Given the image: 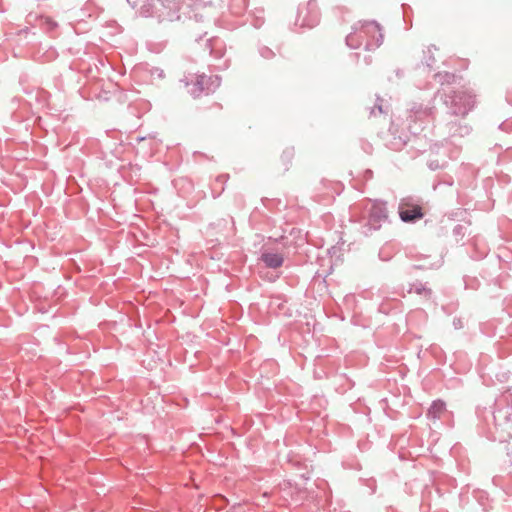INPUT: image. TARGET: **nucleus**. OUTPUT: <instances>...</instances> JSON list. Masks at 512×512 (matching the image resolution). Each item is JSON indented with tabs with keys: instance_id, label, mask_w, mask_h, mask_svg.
I'll use <instances>...</instances> for the list:
<instances>
[{
	"instance_id": "6",
	"label": "nucleus",
	"mask_w": 512,
	"mask_h": 512,
	"mask_svg": "<svg viewBox=\"0 0 512 512\" xmlns=\"http://www.w3.org/2000/svg\"><path fill=\"white\" fill-rule=\"evenodd\" d=\"M442 265H443V261H439V262L437 263V265L435 266V268H439V267H441Z\"/></svg>"
},
{
	"instance_id": "3",
	"label": "nucleus",
	"mask_w": 512,
	"mask_h": 512,
	"mask_svg": "<svg viewBox=\"0 0 512 512\" xmlns=\"http://www.w3.org/2000/svg\"><path fill=\"white\" fill-rule=\"evenodd\" d=\"M447 412L446 403L442 399L434 400L427 409L426 416L431 421H436L442 418Z\"/></svg>"
},
{
	"instance_id": "2",
	"label": "nucleus",
	"mask_w": 512,
	"mask_h": 512,
	"mask_svg": "<svg viewBox=\"0 0 512 512\" xmlns=\"http://www.w3.org/2000/svg\"><path fill=\"white\" fill-rule=\"evenodd\" d=\"M284 258H258L257 270L261 277L268 278L269 280H273L277 278L278 274H272L268 276V273L265 271L269 268L278 269L283 265Z\"/></svg>"
},
{
	"instance_id": "1",
	"label": "nucleus",
	"mask_w": 512,
	"mask_h": 512,
	"mask_svg": "<svg viewBox=\"0 0 512 512\" xmlns=\"http://www.w3.org/2000/svg\"><path fill=\"white\" fill-rule=\"evenodd\" d=\"M399 215L404 222H411L423 217L422 208L413 203L402 202L399 206Z\"/></svg>"
},
{
	"instance_id": "5",
	"label": "nucleus",
	"mask_w": 512,
	"mask_h": 512,
	"mask_svg": "<svg viewBox=\"0 0 512 512\" xmlns=\"http://www.w3.org/2000/svg\"><path fill=\"white\" fill-rule=\"evenodd\" d=\"M210 78H208L207 76L205 75H199L197 78H196V82L194 84L195 86V89L192 91V93L195 95V96H198L201 92H203L209 82Z\"/></svg>"
},
{
	"instance_id": "7",
	"label": "nucleus",
	"mask_w": 512,
	"mask_h": 512,
	"mask_svg": "<svg viewBox=\"0 0 512 512\" xmlns=\"http://www.w3.org/2000/svg\"><path fill=\"white\" fill-rule=\"evenodd\" d=\"M416 269H423V266H415Z\"/></svg>"
},
{
	"instance_id": "4",
	"label": "nucleus",
	"mask_w": 512,
	"mask_h": 512,
	"mask_svg": "<svg viewBox=\"0 0 512 512\" xmlns=\"http://www.w3.org/2000/svg\"><path fill=\"white\" fill-rule=\"evenodd\" d=\"M409 294L415 293L419 296H422L426 300H430L432 298V289L427 287L426 284L418 281L410 284L409 289L407 290Z\"/></svg>"
}]
</instances>
